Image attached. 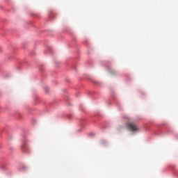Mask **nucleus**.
Masks as SVG:
<instances>
[{
  "instance_id": "1",
  "label": "nucleus",
  "mask_w": 178,
  "mask_h": 178,
  "mask_svg": "<svg viewBox=\"0 0 178 178\" xmlns=\"http://www.w3.org/2000/svg\"><path fill=\"white\" fill-rule=\"evenodd\" d=\"M125 126L129 129L131 131H138V126L137 124L131 122H128L125 124Z\"/></svg>"
}]
</instances>
